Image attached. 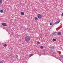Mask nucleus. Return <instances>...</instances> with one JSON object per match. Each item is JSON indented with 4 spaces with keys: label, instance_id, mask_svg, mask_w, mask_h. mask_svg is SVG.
<instances>
[{
    "label": "nucleus",
    "instance_id": "a211bd4d",
    "mask_svg": "<svg viewBox=\"0 0 63 63\" xmlns=\"http://www.w3.org/2000/svg\"><path fill=\"white\" fill-rule=\"evenodd\" d=\"M39 43H40V42H37V44H39Z\"/></svg>",
    "mask_w": 63,
    "mask_h": 63
},
{
    "label": "nucleus",
    "instance_id": "2eb2a0df",
    "mask_svg": "<svg viewBox=\"0 0 63 63\" xmlns=\"http://www.w3.org/2000/svg\"><path fill=\"white\" fill-rule=\"evenodd\" d=\"M2 3V0H0V3Z\"/></svg>",
    "mask_w": 63,
    "mask_h": 63
},
{
    "label": "nucleus",
    "instance_id": "f03ea898",
    "mask_svg": "<svg viewBox=\"0 0 63 63\" xmlns=\"http://www.w3.org/2000/svg\"><path fill=\"white\" fill-rule=\"evenodd\" d=\"M37 17L38 18L41 19L42 18V16L40 14H38L37 15Z\"/></svg>",
    "mask_w": 63,
    "mask_h": 63
},
{
    "label": "nucleus",
    "instance_id": "412c9836",
    "mask_svg": "<svg viewBox=\"0 0 63 63\" xmlns=\"http://www.w3.org/2000/svg\"><path fill=\"white\" fill-rule=\"evenodd\" d=\"M62 16H63V13L62 14Z\"/></svg>",
    "mask_w": 63,
    "mask_h": 63
},
{
    "label": "nucleus",
    "instance_id": "f257e3e1",
    "mask_svg": "<svg viewBox=\"0 0 63 63\" xmlns=\"http://www.w3.org/2000/svg\"><path fill=\"white\" fill-rule=\"evenodd\" d=\"M30 40V37L29 36H26L25 37V40L26 42H28Z\"/></svg>",
    "mask_w": 63,
    "mask_h": 63
},
{
    "label": "nucleus",
    "instance_id": "20e7f679",
    "mask_svg": "<svg viewBox=\"0 0 63 63\" xmlns=\"http://www.w3.org/2000/svg\"><path fill=\"white\" fill-rule=\"evenodd\" d=\"M34 18L36 20H38V18L37 17H34Z\"/></svg>",
    "mask_w": 63,
    "mask_h": 63
},
{
    "label": "nucleus",
    "instance_id": "aec40b11",
    "mask_svg": "<svg viewBox=\"0 0 63 63\" xmlns=\"http://www.w3.org/2000/svg\"><path fill=\"white\" fill-rule=\"evenodd\" d=\"M18 55H16V58H17V57H18Z\"/></svg>",
    "mask_w": 63,
    "mask_h": 63
},
{
    "label": "nucleus",
    "instance_id": "6ab92c4d",
    "mask_svg": "<svg viewBox=\"0 0 63 63\" xmlns=\"http://www.w3.org/2000/svg\"><path fill=\"white\" fill-rule=\"evenodd\" d=\"M0 63H3L2 61H0Z\"/></svg>",
    "mask_w": 63,
    "mask_h": 63
},
{
    "label": "nucleus",
    "instance_id": "dca6fc26",
    "mask_svg": "<svg viewBox=\"0 0 63 63\" xmlns=\"http://www.w3.org/2000/svg\"><path fill=\"white\" fill-rule=\"evenodd\" d=\"M4 47H5L7 46V45L6 44H4L3 45Z\"/></svg>",
    "mask_w": 63,
    "mask_h": 63
},
{
    "label": "nucleus",
    "instance_id": "f8f14e48",
    "mask_svg": "<svg viewBox=\"0 0 63 63\" xmlns=\"http://www.w3.org/2000/svg\"><path fill=\"white\" fill-rule=\"evenodd\" d=\"M60 57H62L63 58V55H60Z\"/></svg>",
    "mask_w": 63,
    "mask_h": 63
},
{
    "label": "nucleus",
    "instance_id": "ddd939ff",
    "mask_svg": "<svg viewBox=\"0 0 63 63\" xmlns=\"http://www.w3.org/2000/svg\"><path fill=\"white\" fill-rule=\"evenodd\" d=\"M53 41H56V39H53Z\"/></svg>",
    "mask_w": 63,
    "mask_h": 63
},
{
    "label": "nucleus",
    "instance_id": "423d86ee",
    "mask_svg": "<svg viewBox=\"0 0 63 63\" xmlns=\"http://www.w3.org/2000/svg\"><path fill=\"white\" fill-rule=\"evenodd\" d=\"M60 21V20H59L58 21L56 22L55 23V24H58V23H59Z\"/></svg>",
    "mask_w": 63,
    "mask_h": 63
},
{
    "label": "nucleus",
    "instance_id": "f3484780",
    "mask_svg": "<svg viewBox=\"0 0 63 63\" xmlns=\"http://www.w3.org/2000/svg\"><path fill=\"white\" fill-rule=\"evenodd\" d=\"M50 25H52V24L51 22L50 23Z\"/></svg>",
    "mask_w": 63,
    "mask_h": 63
},
{
    "label": "nucleus",
    "instance_id": "4468645a",
    "mask_svg": "<svg viewBox=\"0 0 63 63\" xmlns=\"http://www.w3.org/2000/svg\"><path fill=\"white\" fill-rule=\"evenodd\" d=\"M40 48L43 49V48H44V47H43V46H41L40 47Z\"/></svg>",
    "mask_w": 63,
    "mask_h": 63
},
{
    "label": "nucleus",
    "instance_id": "1a4fd4ad",
    "mask_svg": "<svg viewBox=\"0 0 63 63\" xmlns=\"http://www.w3.org/2000/svg\"><path fill=\"white\" fill-rule=\"evenodd\" d=\"M0 12L1 13H4V12L2 10H0Z\"/></svg>",
    "mask_w": 63,
    "mask_h": 63
},
{
    "label": "nucleus",
    "instance_id": "6e6552de",
    "mask_svg": "<svg viewBox=\"0 0 63 63\" xmlns=\"http://www.w3.org/2000/svg\"><path fill=\"white\" fill-rule=\"evenodd\" d=\"M58 35H61V32H59L58 33Z\"/></svg>",
    "mask_w": 63,
    "mask_h": 63
},
{
    "label": "nucleus",
    "instance_id": "0eeeda50",
    "mask_svg": "<svg viewBox=\"0 0 63 63\" xmlns=\"http://www.w3.org/2000/svg\"><path fill=\"white\" fill-rule=\"evenodd\" d=\"M57 33V32H54L52 34V36H53L54 35H55V34H56Z\"/></svg>",
    "mask_w": 63,
    "mask_h": 63
},
{
    "label": "nucleus",
    "instance_id": "9b49d317",
    "mask_svg": "<svg viewBox=\"0 0 63 63\" xmlns=\"http://www.w3.org/2000/svg\"><path fill=\"white\" fill-rule=\"evenodd\" d=\"M29 55V57H31L32 56H33V54H30V55Z\"/></svg>",
    "mask_w": 63,
    "mask_h": 63
},
{
    "label": "nucleus",
    "instance_id": "9d476101",
    "mask_svg": "<svg viewBox=\"0 0 63 63\" xmlns=\"http://www.w3.org/2000/svg\"><path fill=\"white\" fill-rule=\"evenodd\" d=\"M50 48H51V49H54V47L53 46L52 47H50Z\"/></svg>",
    "mask_w": 63,
    "mask_h": 63
},
{
    "label": "nucleus",
    "instance_id": "39448f33",
    "mask_svg": "<svg viewBox=\"0 0 63 63\" xmlns=\"http://www.w3.org/2000/svg\"><path fill=\"white\" fill-rule=\"evenodd\" d=\"M20 14L21 15H22L23 16H24V13L23 12H21L20 13Z\"/></svg>",
    "mask_w": 63,
    "mask_h": 63
},
{
    "label": "nucleus",
    "instance_id": "7ed1b4c3",
    "mask_svg": "<svg viewBox=\"0 0 63 63\" xmlns=\"http://www.w3.org/2000/svg\"><path fill=\"white\" fill-rule=\"evenodd\" d=\"M2 25L3 26H7V24L6 23H3L2 24Z\"/></svg>",
    "mask_w": 63,
    "mask_h": 63
}]
</instances>
